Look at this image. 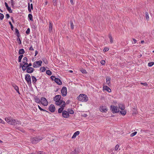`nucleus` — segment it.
<instances>
[{"instance_id":"obj_59","label":"nucleus","mask_w":154,"mask_h":154,"mask_svg":"<svg viewBox=\"0 0 154 154\" xmlns=\"http://www.w3.org/2000/svg\"><path fill=\"white\" fill-rule=\"evenodd\" d=\"M51 78L52 80H54L55 78L54 76L52 75L51 76Z\"/></svg>"},{"instance_id":"obj_19","label":"nucleus","mask_w":154,"mask_h":154,"mask_svg":"<svg viewBox=\"0 0 154 154\" xmlns=\"http://www.w3.org/2000/svg\"><path fill=\"white\" fill-rule=\"evenodd\" d=\"M54 81L57 84L59 85H61L62 84L61 81L58 78H55Z\"/></svg>"},{"instance_id":"obj_49","label":"nucleus","mask_w":154,"mask_h":154,"mask_svg":"<svg viewBox=\"0 0 154 154\" xmlns=\"http://www.w3.org/2000/svg\"><path fill=\"white\" fill-rule=\"evenodd\" d=\"M140 84L143 85L145 86H148V84L146 82L145 83L140 82Z\"/></svg>"},{"instance_id":"obj_18","label":"nucleus","mask_w":154,"mask_h":154,"mask_svg":"<svg viewBox=\"0 0 154 154\" xmlns=\"http://www.w3.org/2000/svg\"><path fill=\"white\" fill-rule=\"evenodd\" d=\"M34 99L35 102L37 103H40L41 102V99L38 98V96H35L34 97Z\"/></svg>"},{"instance_id":"obj_26","label":"nucleus","mask_w":154,"mask_h":154,"mask_svg":"<svg viewBox=\"0 0 154 154\" xmlns=\"http://www.w3.org/2000/svg\"><path fill=\"white\" fill-rule=\"evenodd\" d=\"M52 29V23L51 21L49 22V30L50 32H51Z\"/></svg>"},{"instance_id":"obj_20","label":"nucleus","mask_w":154,"mask_h":154,"mask_svg":"<svg viewBox=\"0 0 154 154\" xmlns=\"http://www.w3.org/2000/svg\"><path fill=\"white\" fill-rule=\"evenodd\" d=\"M103 90L106 91L109 93L111 92V90L110 88L107 86H104L103 87Z\"/></svg>"},{"instance_id":"obj_24","label":"nucleus","mask_w":154,"mask_h":154,"mask_svg":"<svg viewBox=\"0 0 154 154\" xmlns=\"http://www.w3.org/2000/svg\"><path fill=\"white\" fill-rule=\"evenodd\" d=\"M28 19L29 21H33V17L31 14H29L28 15Z\"/></svg>"},{"instance_id":"obj_36","label":"nucleus","mask_w":154,"mask_h":154,"mask_svg":"<svg viewBox=\"0 0 154 154\" xmlns=\"http://www.w3.org/2000/svg\"><path fill=\"white\" fill-rule=\"evenodd\" d=\"M17 41L18 42V44L19 45H20L21 44V43H22L21 41L20 40V38H19V37H17Z\"/></svg>"},{"instance_id":"obj_46","label":"nucleus","mask_w":154,"mask_h":154,"mask_svg":"<svg viewBox=\"0 0 154 154\" xmlns=\"http://www.w3.org/2000/svg\"><path fill=\"white\" fill-rule=\"evenodd\" d=\"M119 107L122 110H123V109H125L124 107L122 105H120L119 106Z\"/></svg>"},{"instance_id":"obj_8","label":"nucleus","mask_w":154,"mask_h":154,"mask_svg":"<svg viewBox=\"0 0 154 154\" xmlns=\"http://www.w3.org/2000/svg\"><path fill=\"white\" fill-rule=\"evenodd\" d=\"M21 122L20 121L17 119H12L11 122H10V125H21Z\"/></svg>"},{"instance_id":"obj_38","label":"nucleus","mask_w":154,"mask_h":154,"mask_svg":"<svg viewBox=\"0 0 154 154\" xmlns=\"http://www.w3.org/2000/svg\"><path fill=\"white\" fill-rule=\"evenodd\" d=\"M153 65H154V62H150L148 63V66L149 67L152 66Z\"/></svg>"},{"instance_id":"obj_2","label":"nucleus","mask_w":154,"mask_h":154,"mask_svg":"<svg viewBox=\"0 0 154 154\" xmlns=\"http://www.w3.org/2000/svg\"><path fill=\"white\" fill-rule=\"evenodd\" d=\"M78 100L82 102H86L88 100V97L85 94H81L77 97Z\"/></svg>"},{"instance_id":"obj_25","label":"nucleus","mask_w":154,"mask_h":154,"mask_svg":"<svg viewBox=\"0 0 154 154\" xmlns=\"http://www.w3.org/2000/svg\"><path fill=\"white\" fill-rule=\"evenodd\" d=\"M110 80H111V79L109 77H107L106 78V83L109 85V84H110Z\"/></svg>"},{"instance_id":"obj_50","label":"nucleus","mask_w":154,"mask_h":154,"mask_svg":"<svg viewBox=\"0 0 154 154\" xmlns=\"http://www.w3.org/2000/svg\"><path fill=\"white\" fill-rule=\"evenodd\" d=\"M109 50V48H108L106 47L103 50L104 52H106Z\"/></svg>"},{"instance_id":"obj_1","label":"nucleus","mask_w":154,"mask_h":154,"mask_svg":"<svg viewBox=\"0 0 154 154\" xmlns=\"http://www.w3.org/2000/svg\"><path fill=\"white\" fill-rule=\"evenodd\" d=\"M61 96L60 95H56L54 98V100L55 102V104L57 106L63 104L64 101L60 100Z\"/></svg>"},{"instance_id":"obj_16","label":"nucleus","mask_w":154,"mask_h":154,"mask_svg":"<svg viewBox=\"0 0 154 154\" xmlns=\"http://www.w3.org/2000/svg\"><path fill=\"white\" fill-rule=\"evenodd\" d=\"M12 86L14 88V89L17 92L20 94L19 91V89L18 86H17V85L14 84L12 85Z\"/></svg>"},{"instance_id":"obj_61","label":"nucleus","mask_w":154,"mask_h":154,"mask_svg":"<svg viewBox=\"0 0 154 154\" xmlns=\"http://www.w3.org/2000/svg\"><path fill=\"white\" fill-rule=\"evenodd\" d=\"M137 110L135 109H134L133 110V112H134V113H136Z\"/></svg>"},{"instance_id":"obj_9","label":"nucleus","mask_w":154,"mask_h":154,"mask_svg":"<svg viewBox=\"0 0 154 154\" xmlns=\"http://www.w3.org/2000/svg\"><path fill=\"white\" fill-rule=\"evenodd\" d=\"M61 93L62 95L64 97L66 95L67 91L66 88L65 87H63L61 90Z\"/></svg>"},{"instance_id":"obj_52","label":"nucleus","mask_w":154,"mask_h":154,"mask_svg":"<svg viewBox=\"0 0 154 154\" xmlns=\"http://www.w3.org/2000/svg\"><path fill=\"white\" fill-rule=\"evenodd\" d=\"M100 63L102 65H104L105 63V61L104 60H102L100 61Z\"/></svg>"},{"instance_id":"obj_29","label":"nucleus","mask_w":154,"mask_h":154,"mask_svg":"<svg viewBox=\"0 0 154 154\" xmlns=\"http://www.w3.org/2000/svg\"><path fill=\"white\" fill-rule=\"evenodd\" d=\"M109 38L110 39V43L111 44L113 42V38H112V36L111 34L110 33L109 34Z\"/></svg>"},{"instance_id":"obj_12","label":"nucleus","mask_w":154,"mask_h":154,"mask_svg":"<svg viewBox=\"0 0 154 154\" xmlns=\"http://www.w3.org/2000/svg\"><path fill=\"white\" fill-rule=\"evenodd\" d=\"M61 105V107L60 108L58 109V112L59 113H61L62 112L64 109V107L65 106V102H63V104L60 105Z\"/></svg>"},{"instance_id":"obj_3","label":"nucleus","mask_w":154,"mask_h":154,"mask_svg":"<svg viewBox=\"0 0 154 154\" xmlns=\"http://www.w3.org/2000/svg\"><path fill=\"white\" fill-rule=\"evenodd\" d=\"M43 137H42L38 136L32 137L31 138V141L33 144H35L42 140Z\"/></svg>"},{"instance_id":"obj_51","label":"nucleus","mask_w":154,"mask_h":154,"mask_svg":"<svg viewBox=\"0 0 154 154\" xmlns=\"http://www.w3.org/2000/svg\"><path fill=\"white\" fill-rule=\"evenodd\" d=\"M53 5L54 6H55L57 4V0H53Z\"/></svg>"},{"instance_id":"obj_40","label":"nucleus","mask_w":154,"mask_h":154,"mask_svg":"<svg viewBox=\"0 0 154 154\" xmlns=\"http://www.w3.org/2000/svg\"><path fill=\"white\" fill-rule=\"evenodd\" d=\"M4 17V15L0 13V20H2L3 19Z\"/></svg>"},{"instance_id":"obj_4","label":"nucleus","mask_w":154,"mask_h":154,"mask_svg":"<svg viewBox=\"0 0 154 154\" xmlns=\"http://www.w3.org/2000/svg\"><path fill=\"white\" fill-rule=\"evenodd\" d=\"M25 79L29 85H31V77L29 74H27L25 75Z\"/></svg>"},{"instance_id":"obj_48","label":"nucleus","mask_w":154,"mask_h":154,"mask_svg":"<svg viewBox=\"0 0 154 154\" xmlns=\"http://www.w3.org/2000/svg\"><path fill=\"white\" fill-rule=\"evenodd\" d=\"M70 26H71V29H73V28H74V27H73L74 25H73V23L72 21H71Z\"/></svg>"},{"instance_id":"obj_60","label":"nucleus","mask_w":154,"mask_h":154,"mask_svg":"<svg viewBox=\"0 0 154 154\" xmlns=\"http://www.w3.org/2000/svg\"><path fill=\"white\" fill-rule=\"evenodd\" d=\"M28 67H29L30 66H32V64L31 63H29V64L28 63Z\"/></svg>"},{"instance_id":"obj_54","label":"nucleus","mask_w":154,"mask_h":154,"mask_svg":"<svg viewBox=\"0 0 154 154\" xmlns=\"http://www.w3.org/2000/svg\"><path fill=\"white\" fill-rule=\"evenodd\" d=\"M43 62L45 64L48 63V61L46 59H44L42 60Z\"/></svg>"},{"instance_id":"obj_37","label":"nucleus","mask_w":154,"mask_h":154,"mask_svg":"<svg viewBox=\"0 0 154 154\" xmlns=\"http://www.w3.org/2000/svg\"><path fill=\"white\" fill-rule=\"evenodd\" d=\"M40 70L41 72H43L45 71L46 69L45 67H42L40 68Z\"/></svg>"},{"instance_id":"obj_44","label":"nucleus","mask_w":154,"mask_h":154,"mask_svg":"<svg viewBox=\"0 0 154 154\" xmlns=\"http://www.w3.org/2000/svg\"><path fill=\"white\" fill-rule=\"evenodd\" d=\"M36 154H46L45 152H43V151H39L38 152H37V153Z\"/></svg>"},{"instance_id":"obj_42","label":"nucleus","mask_w":154,"mask_h":154,"mask_svg":"<svg viewBox=\"0 0 154 154\" xmlns=\"http://www.w3.org/2000/svg\"><path fill=\"white\" fill-rule=\"evenodd\" d=\"M137 133V131H135L133 133H131V135L130 136L131 137H133L135 136Z\"/></svg>"},{"instance_id":"obj_6","label":"nucleus","mask_w":154,"mask_h":154,"mask_svg":"<svg viewBox=\"0 0 154 154\" xmlns=\"http://www.w3.org/2000/svg\"><path fill=\"white\" fill-rule=\"evenodd\" d=\"M42 61L41 60L35 61L33 64V67L34 68H37L40 66L42 65Z\"/></svg>"},{"instance_id":"obj_58","label":"nucleus","mask_w":154,"mask_h":154,"mask_svg":"<svg viewBox=\"0 0 154 154\" xmlns=\"http://www.w3.org/2000/svg\"><path fill=\"white\" fill-rule=\"evenodd\" d=\"M29 50L31 51H34V49L32 47V45L29 48Z\"/></svg>"},{"instance_id":"obj_21","label":"nucleus","mask_w":154,"mask_h":154,"mask_svg":"<svg viewBox=\"0 0 154 154\" xmlns=\"http://www.w3.org/2000/svg\"><path fill=\"white\" fill-rule=\"evenodd\" d=\"M31 78L32 83L34 85H35L36 83V82L37 81V79H36L35 77L34 76H32Z\"/></svg>"},{"instance_id":"obj_64","label":"nucleus","mask_w":154,"mask_h":154,"mask_svg":"<svg viewBox=\"0 0 154 154\" xmlns=\"http://www.w3.org/2000/svg\"><path fill=\"white\" fill-rule=\"evenodd\" d=\"M0 123H2V124H4L5 123V122L4 121H3V120H2V122H0Z\"/></svg>"},{"instance_id":"obj_56","label":"nucleus","mask_w":154,"mask_h":154,"mask_svg":"<svg viewBox=\"0 0 154 154\" xmlns=\"http://www.w3.org/2000/svg\"><path fill=\"white\" fill-rule=\"evenodd\" d=\"M10 17V16L8 14H6L5 16L6 18L7 19H8Z\"/></svg>"},{"instance_id":"obj_23","label":"nucleus","mask_w":154,"mask_h":154,"mask_svg":"<svg viewBox=\"0 0 154 154\" xmlns=\"http://www.w3.org/2000/svg\"><path fill=\"white\" fill-rule=\"evenodd\" d=\"M80 133L79 131H77L75 132L73 134V135L72 137V138L73 139L76 137Z\"/></svg>"},{"instance_id":"obj_63","label":"nucleus","mask_w":154,"mask_h":154,"mask_svg":"<svg viewBox=\"0 0 154 154\" xmlns=\"http://www.w3.org/2000/svg\"><path fill=\"white\" fill-rule=\"evenodd\" d=\"M11 30H13V29H14V26H13V25H12L11 26Z\"/></svg>"},{"instance_id":"obj_45","label":"nucleus","mask_w":154,"mask_h":154,"mask_svg":"<svg viewBox=\"0 0 154 154\" xmlns=\"http://www.w3.org/2000/svg\"><path fill=\"white\" fill-rule=\"evenodd\" d=\"M81 71L82 73L85 74L87 73V71L85 69H83L81 70Z\"/></svg>"},{"instance_id":"obj_33","label":"nucleus","mask_w":154,"mask_h":154,"mask_svg":"<svg viewBox=\"0 0 154 154\" xmlns=\"http://www.w3.org/2000/svg\"><path fill=\"white\" fill-rule=\"evenodd\" d=\"M23 57V55L22 54L20 55L18 57V62H21V59Z\"/></svg>"},{"instance_id":"obj_39","label":"nucleus","mask_w":154,"mask_h":154,"mask_svg":"<svg viewBox=\"0 0 154 154\" xmlns=\"http://www.w3.org/2000/svg\"><path fill=\"white\" fill-rule=\"evenodd\" d=\"M46 73L49 75H51L52 74L51 72L49 70H47Z\"/></svg>"},{"instance_id":"obj_10","label":"nucleus","mask_w":154,"mask_h":154,"mask_svg":"<svg viewBox=\"0 0 154 154\" xmlns=\"http://www.w3.org/2000/svg\"><path fill=\"white\" fill-rule=\"evenodd\" d=\"M23 63L24 64L23 65H22V64L21 63H20V66L22 67V69L23 71H24L27 68H28V66L27 65V63Z\"/></svg>"},{"instance_id":"obj_57","label":"nucleus","mask_w":154,"mask_h":154,"mask_svg":"<svg viewBox=\"0 0 154 154\" xmlns=\"http://www.w3.org/2000/svg\"><path fill=\"white\" fill-rule=\"evenodd\" d=\"M82 116L84 117H86L88 116L86 114H83L82 115Z\"/></svg>"},{"instance_id":"obj_34","label":"nucleus","mask_w":154,"mask_h":154,"mask_svg":"<svg viewBox=\"0 0 154 154\" xmlns=\"http://www.w3.org/2000/svg\"><path fill=\"white\" fill-rule=\"evenodd\" d=\"M145 15L146 19L147 20H149V17L148 13L147 12H146L145 13Z\"/></svg>"},{"instance_id":"obj_30","label":"nucleus","mask_w":154,"mask_h":154,"mask_svg":"<svg viewBox=\"0 0 154 154\" xmlns=\"http://www.w3.org/2000/svg\"><path fill=\"white\" fill-rule=\"evenodd\" d=\"M79 153V152L78 151L75 149L71 152V154H78Z\"/></svg>"},{"instance_id":"obj_28","label":"nucleus","mask_w":154,"mask_h":154,"mask_svg":"<svg viewBox=\"0 0 154 154\" xmlns=\"http://www.w3.org/2000/svg\"><path fill=\"white\" fill-rule=\"evenodd\" d=\"M25 51L23 49H21L19 50L18 53L19 54H22L25 53Z\"/></svg>"},{"instance_id":"obj_32","label":"nucleus","mask_w":154,"mask_h":154,"mask_svg":"<svg viewBox=\"0 0 154 154\" xmlns=\"http://www.w3.org/2000/svg\"><path fill=\"white\" fill-rule=\"evenodd\" d=\"M120 112L121 114L123 116L125 115L126 113V111L124 110V109H123V110H122V111H120Z\"/></svg>"},{"instance_id":"obj_41","label":"nucleus","mask_w":154,"mask_h":154,"mask_svg":"<svg viewBox=\"0 0 154 154\" xmlns=\"http://www.w3.org/2000/svg\"><path fill=\"white\" fill-rule=\"evenodd\" d=\"M38 109L41 111H44V112H47V111L46 110H45V109H44L42 108L39 105H38Z\"/></svg>"},{"instance_id":"obj_27","label":"nucleus","mask_w":154,"mask_h":154,"mask_svg":"<svg viewBox=\"0 0 154 154\" xmlns=\"http://www.w3.org/2000/svg\"><path fill=\"white\" fill-rule=\"evenodd\" d=\"M69 113L71 114H73L74 113V111L73 110L71 109H68V117L69 116Z\"/></svg>"},{"instance_id":"obj_31","label":"nucleus","mask_w":154,"mask_h":154,"mask_svg":"<svg viewBox=\"0 0 154 154\" xmlns=\"http://www.w3.org/2000/svg\"><path fill=\"white\" fill-rule=\"evenodd\" d=\"M15 33L16 34V35L17 37H19L20 36L19 32L18 29L16 28L15 29Z\"/></svg>"},{"instance_id":"obj_15","label":"nucleus","mask_w":154,"mask_h":154,"mask_svg":"<svg viewBox=\"0 0 154 154\" xmlns=\"http://www.w3.org/2000/svg\"><path fill=\"white\" fill-rule=\"evenodd\" d=\"M33 5L32 4H31L30 5V3H28V10L29 12L31 13V9L32 10H33Z\"/></svg>"},{"instance_id":"obj_35","label":"nucleus","mask_w":154,"mask_h":154,"mask_svg":"<svg viewBox=\"0 0 154 154\" xmlns=\"http://www.w3.org/2000/svg\"><path fill=\"white\" fill-rule=\"evenodd\" d=\"M23 63H27L28 61V59L26 57H24L23 59Z\"/></svg>"},{"instance_id":"obj_14","label":"nucleus","mask_w":154,"mask_h":154,"mask_svg":"<svg viewBox=\"0 0 154 154\" xmlns=\"http://www.w3.org/2000/svg\"><path fill=\"white\" fill-rule=\"evenodd\" d=\"M26 70V72L29 73H31L33 72L34 69L32 67H29L27 68Z\"/></svg>"},{"instance_id":"obj_5","label":"nucleus","mask_w":154,"mask_h":154,"mask_svg":"<svg viewBox=\"0 0 154 154\" xmlns=\"http://www.w3.org/2000/svg\"><path fill=\"white\" fill-rule=\"evenodd\" d=\"M40 103L44 106H47L48 104V102L46 99L44 97H41V98Z\"/></svg>"},{"instance_id":"obj_17","label":"nucleus","mask_w":154,"mask_h":154,"mask_svg":"<svg viewBox=\"0 0 154 154\" xmlns=\"http://www.w3.org/2000/svg\"><path fill=\"white\" fill-rule=\"evenodd\" d=\"M12 119L10 117H6L5 118V121L8 123L10 124V122H11Z\"/></svg>"},{"instance_id":"obj_11","label":"nucleus","mask_w":154,"mask_h":154,"mask_svg":"<svg viewBox=\"0 0 154 154\" xmlns=\"http://www.w3.org/2000/svg\"><path fill=\"white\" fill-rule=\"evenodd\" d=\"M99 109L101 112H106L108 110L106 107L103 106H100Z\"/></svg>"},{"instance_id":"obj_7","label":"nucleus","mask_w":154,"mask_h":154,"mask_svg":"<svg viewBox=\"0 0 154 154\" xmlns=\"http://www.w3.org/2000/svg\"><path fill=\"white\" fill-rule=\"evenodd\" d=\"M111 109L113 113L118 112L119 111V109L117 106L113 105L111 106Z\"/></svg>"},{"instance_id":"obj_43","label":"nucleus","mask_w":154,"mask_h":154,"mask_svg":"<svg viewBox=\"0 0 154 154\" xmlns=\"http://www.w3.org/2000/svg\"><path fill=\"white\" fill-rule=\"evenodd\" d=\"M30 29L29 28H28L27 29V30L26 31V33L28 35L30 33Z\"/></svg>"},{"instance_id":"obj_22","label":"nucleus","mask_w":154,"mask_h":154,"mask_svg":"<svg viewBox=\"0 0 154 154\" xmlns=\"http://www.w3.org/2000/svg\"><path fill=\"white\" fill-rule=\"evenodd\" d=\"M62 116L65 118H67V112L66 110H64L62 112Z\"/></svg>"},{"instance_id":"obj_55","label":"nucleus","mask_w":154,"mask_h":154,"mask_svg":"<svg viewBox=\"0 0 154 154\" xmlns=\"http://www.w3.org/2000/svg\"><path fill=\"white\" fill-rule=\"evenodd\" d=\"M119 147V145H117L116 146L115 148V150H117Z\"/></svg>"},{"instance_id":"obj_13","label":"nucleus","mask_w":154,"mask_h":154,"mask_svg":"<svg viewBox=\"0 0 154 154\" xmlns=\"http://www.w3.org/2000/svg\"><path fill=\"white\" fill-rule=\"evenodd\" d=\"M49 110L52 112H54L55 111V107L53 104H51L49 108Z\"/></svg>"},{"instance_id":"obj_53","label":"nucleus","mask_w":154,"mask_h":154,"mask_svg":"<svg viewBox=\"0 0 154 154\" xmlns=\"http://www.w3.org/2000/svg\"><path fill=\"white\" fill-rule=\"evenodd\" d=\"M11 4L12 6H14V2L13 0H11Z\"/></svg>"},{"instance_id":"obj_47","label":"nucleus","mask_w":154,"mask_h":154,"mask_svg":"<svg viewBox=\"0 0 154 154\" xmlns=\"http://www.w3.org/2000/svg\"><path fill=\"white\" fill-rule=\"evenodd\" d=\"M7 9L10 13H11L13 12L11 10V8L10 7Z\"/></svg>"},{"instance_id":"obj_62","label":"nucleus","mask_w":154,"mask_h":154,"mask_svg":"<svg viewBox=\"0 0 154 154\" xmlns=\"http://www.w3.org/2000/svg\"><path fill=\"white\" fill-rule=\"evenodd\" d=\"M38 54V51L37 50H36L35 51V56H36V55Z\"/></svg>"}]
</instances>
